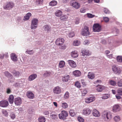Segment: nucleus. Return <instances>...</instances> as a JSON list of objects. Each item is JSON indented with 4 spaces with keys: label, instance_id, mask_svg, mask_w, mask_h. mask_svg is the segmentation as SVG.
I'll use <instances>...</instances> for the list:
<instances>
[{
    "label": "nucleus",
    "instance_id": "1",
    "mask_svg": "<svg viewBox=\"0 0 122 122\" xmlns=\"http://www.w3.org/2000/svg\"><path fill=\"white\" fill-rule=\"evenodd\" d=\"M71 6L76 9H78L80 7V3L77 0H72L70 2Z\"/></svg>",
    "mask_w": 122,
    "mask_h": 122
},
{
    "label": "nucleus",
    "instance_id": "2",
    "mask_svg": "<svg viewBox=\"0 0 122 122\" xmlns=\"http://www.w3.org/2000/svg\"><path fill=\"white\" fill-rule=\"evenodd\" d=\"M103 117L107 121H109L112 118V115L111 113L110 112H104L103 113Z\"/></svg>",
    "mask_w": 122,
    "mask_h": 122
},
{
    "label": "nucleus",
    "instance_id": "3",
    "mask_svg": "<svg viewBox=\"0 0 122 122\" xmlns=\"http://www.w3.org/2000/svg\"><path fill=\"white\" fill-rule=\"evenodd\" d=\"M38 20L36 18H34L32 20L30 25L31 28L32 29H35L37 27V25L38 23Z\"/></svg>",
    "mask_w": 122,
    "mask_h": 122
},
{
    "label": "nucleus",
    "instance_id": "4",
    "mask_svg": "<svg viewBox=\"0 0 122 122\" xmlns=\"http://www.w3.org/2000/svg\"><path fill=\"white\" fill-rule=\"evenodd\" d=\"M82 35L83 36H87L90 34L89 30L88 27L86 26H85L82 29L81 33Z\"/></svg>",
    "mask_w": 122,
    "mask_h": 122
},
{
    "label": "nucleus",
    "instance_id": "5",
    "mask_svg": "<svg viewBox=\"0 0 122 122\" xmlns=\"http://www.w3.org/2000/svg\"><path fill=\"white\" fill-rule=\"evenodd\" d=\"M68 115V113L67 111H62L61 112V113L59 115V116L60 119L65 120Z\"/></svg>",
    "mask_w": 122,
    "mask_h": 122
},
{
    "label": "nucleus",
    "instance_id": "6",
    "mask_svg": "<svg viewBox=\"0 0 122 122\" xmlns=\"http://www.w3.org/2000/svg\"><path fill=\"white\" fill-rule=\"evenodd\" d=\"M101 29V26L99 24L96 23L94 24L93 26V30L95 32H99Z\"/></svg>",
    "mask_w": 122,
    "mask_h": 122
},
{
    "label": "nucleus",
    "instance_id": "7",
    "mask_svg": "<svg viewBox=\"0 0 122 122\" xmlns=\"http://www.w3.org/2000/svg\"><path fill=\"white\" fill-rule=\"evenodd\" d=\"M95 99V97L93 96H92L86 98L85 99V102L86 103H89L93 102Z\"/></svg>",
    "mask_w": 122,
    "mask_h": 122
},
{
    "label": "nucleus",
    "instance_id": "8",
    "mask_svg": "<svg viewBox=\"0 0 122 122\" xmlns=\"http://www.w3.org/2000/svg\"><path fill=\"white\" fill-rule=\"evenodd\" d=\"M64 41V39L60 38L56 40L55 43L57 45L61 46L63 44Z\"/></svg>",
    "mask_w": 122,
    "mask_h": 122
},
{
    "label": "nucleus",
    "instance_id": "9",
    "mask_svg": "<svg viewBox=\"0 0 122 122\" xmlns=\"http://www.w3.org/2000/svg\"><path fill=\"white\" fill-rule=\"evenodd\" d=\"M9 105L8 101L6 100H3L0 102V106L2 107H6Z\"/></svg>",
    "mask_w": 122,
    "mask_h": 122
},
{
    "label": "nucleus",
    "instance_id": "10",
    "mask_svg": "<svg viewBox=\"0 0 122 122\" xmlns=\"http://www.w3.org/2000/svg\"><path fill=\"white\" fill-rule=\"evenodd\" d=\"M92 111L89 108H85L84 109L82 112L83 114L85 115H88L90 114Z\"/></svg>",
    "mask_w": 122,
    "mask_h": 122
},
{
    "label": "nucleus",
    "instance_id": "11",
    "mask_svg": "<svg viewBox=\"0 0 122 122\" xmlns=\"http://www.w3.org/2000/svg\"><path fill=\"white\" fill-rule=\"evenodd\" d=\"M112 69L114 73L118 74H119L121 72L120 68L115 66H112Z\"/></svg>",
    "mask_w": 122,
    "mask_h": 122
},
{
    "label": "nucleus",
    "instance_id": "12",
    "mask_svg": "<svg viewBox=\"0 0 122 122\" xmlns=\"http://www.w3.org/2000/svg\"><path fill=\"white\" fill-rule=\"evenodd\" d=\"M53 91L54 93L56 94H58L61 93V90L60 87L57 86L54 88L53 90Z\"/></svg>",
    "mask_w": 122,
    "mask_h": 122
},
{
    "label": "nucleus",
    "instance_id": "13",
    "mask_svg": "<svg viewBox=\"0 0 122 122\" xmlns=\"http://www.w3.org/2000/svg\"><path fill=\"white\" fill-rule=\"evenodd\" d=\"M92 114L95 117H99L100 115L99 112L96 109H94L92 111Z\"/></svg>",
    "mask_w": 122,
    "mask_h": 122
},
{
    "label": "nucleus",
    "instance_id": "14",
    "mask_svg": "<svg viewBox=\"0 0 122 122\" xmlns=\"http://www.w3.org/2000/svg\"><path fill=\"white\" fill-rule=\"evenodd\" d=\"M14 6V4L12 3H8L4 7V8L5 9H9L12 8Z\"/></svg>",
    "mask_w": 122,
    "mask_h": 122
},
{
    "label": "nucleus",
    "instance_id": "15",
    "mask_svg": "<svg viewBox=\"0 0 122 122\" xmlns=\"http://www.w3.org/2000/svg\"><path fill=\"white\" fill-rule=\"evenodd\" d=\"M14 102L16 105L18 106L20 105L22 103V101L20 98L17 97L15 98Z\"/></svg>",
    "mask_w": 122,
    "mask_h": 122
},
{
    "label": "nucleus",
    "instance_id": "16",
    "mask_svg": "<svg viewBox=\"0 0 122 122\" xmlns=\"http://www.w3.org/2000/svg\"><path fill=\"white\" fill-rule=\"evenodd\" d=\"M69 64L72 68H75L76 66V64L73 61L71 60L68 61Z\"/></svg>",
    "mask_w": 122,
    "mask_h": 122
},
{
    "label": "nucleus",
    "instance_id": "17",
    "mask_svg": "<svg viewBox=\"0 0 122 122\" xmlns=\"http://www.w3.org/2000/svg\"><path fill=\"white\" fill-rule=\"evenodd\" d=\"M81 53H82V55L83 56H87L90 55L89 50L86 49L82 50L81 51Z\"/></svg>",
    "mask_w": 122,
    "mask_h": 122
},
{
    "label": "nucleus",
    "instance_id": "18",
    "mask_svg": "<svg viewBox=\"0 0 122 122\" xmlns=\"http://www.w3.org/2000/svg\"><path fill=\"white\" fill-rule=\"evenodd\" d=\"M11 59L14 61H16L17 58L16 55L14 53H12L10 54Z\"/></svg>",
    "mask_w": 122,
    "mask_h": 122
},
{
    "label": "nucleus",
    "instance_id": "19",
    "mask_svg": "<svg viewBox=\"0 0 122 122\" xmlns=\"http://www.w3.org/2000/svg\"><path fill=\"white\" fill-rule=\"evenodd\" d=\"M37 77V75L36 74H33L30 75L28 78V81H30L33 80L35 79Z\"/></svg>",
    "mask_w": 122,
    "mask_h": 122
},
{
    "label": "nucleus",
    "instance_id": "20",
    "mask_svg": "<svg viewBox=\"0 0 122 122\" xmlns=\"http://www.w3.org/2000/svg\"><path fill=\"white\" fill-rule=\"evenodd\" d=\"M26 95L27 97L30 99H32L34 97V94L31 92H28L27 93Z\"/></svg>",
    "mask_w": 122,
    "mask_h": 122
},
{
    "label": "nucleus",
    "instance_id": "21",
    "mask_svg": "<svg viewBox=\"0 0 122 122\" xmlns=\"http://www.w3.org/2000/svg\"><path fill=\"white\" fill-rule=\"evenodd\" d=\"M120 110L119 106L117 105H115L113 106V111L114 112L118 111Z\"/></svg>",
    "mask_w": 122,
    "mask_h": 122
},
{
    "label": "nucleus",
    "instance_id": "22",
    "mask_svg": "<svg viewBox=\"0 0 122 122\" xmlns=\"http://www.w3.org/2000/svg\"><path fill=\"white\" fill-rule=\"evenodd\" d=\"M43 30L47 32L50 30L51 29V27L48 25H44L43 27Z\"/></svg>",
    "mask_w": 122,
    "mask_h": 122
},
{
    "label": "nucleus",
    "instance_id": "23",
    "mask_svg": "<svg viewBox=\"0 0 122 122\" xmlns=\"http://www.w3.org/2000/svg\"><path fill=\"white\" fill-rule=\"evenodd\" d=\"M104 88V86L101 85L98 86L96 88L98 92H102Z\"/></svg>",
    "mask_w": 122,
    "mask_h": 122
},
{
    "label": "nucleus",
    "instance_id": "24",
    "mask_svg": "<svg viewBox=\"0 0 122 122\" xmlns=\"http://www.w3.org/2000/svg\"><path fill=\"white\" fill-rule=\"evenodd\" d=\"M62 79L63 81L64 82H67L70 80V76L69 75H65L63 77Z\"/></svg>",
    "mask_w": 122,
    "mask_h": 122
},
{
    "label": "nucleus",
    "instance_id": "25",
    "mask_svg": "<svg viewBox=\"0 0 122 122\" xmlns=\"http://www.w3.org/2000/svg\"><path fill=\"white\" fill-rule=\"evenodd\" d=\"M73 74L74 76L77 77L80 76L81 74V72L79 70L74 71L73 72Z\"/></svg>",
    "mask_w": 122,
    "mask_h": 122
},
{
    "label": "nucleus",
    "instance_id": "26",
    "mask_svg": "<svg viewBox=\"0 0 122 122\" xmlns=\"http://www.w3.org/2000/svg\"><path fill=\"white\" fill-rule=\"evenodd\" d=\"M31 15V13L29 12L27 14L25 15L24 17L23 20H28L29 19Z\"/></svg>",
    "mask_w": 122,
    "mask_h": 122
},
{
    "label": "nucleus",
    "instance_id": "27",
    "mask_svg": "<svg viewBox=\"0 0 122 122\" xmlns=\"http://www.w3.org/2000/svg\"><path fill=\"white\" fill-rule=\"evenodd\" d=\"M55 14L57 17H60L62 15V12L60 10H58L56 11Z\"/></svg>",
    "mask_w": 122,
    "mask_h": 122
},
{
    "label": "nucleus",
    "instance_id": "28",
    "mask_svg": "<svg viewBox=\"0 0 122 122\" xmlns=\"http://www.w3.org/2000/svg\"><path fill=\"white\" fill-rule=\"evenodd\" d=\"M71 55V57L74 58H76L78 56L77 52L75 51L72 52Z\"/></svg>",
    "mask_w": 122,
    "mask_h": 122
},
{
    "label": "nucleus",
    "instance_id": "29",
    "mask_svg": "<svg viewBox=\"0 0 122 122\" xmlns=\"http://www.w3.org/2000/svg\"><path fill=\"white\" fill-rule=\"evenodd\" d=\"M14 97L12 95H10L8 98V101L10 103L12 104L14 102Z\"/></svg>",
    "mask_w": 122,
    "mask_h": 122
},
{
    "label": "nucleus",
    "instance_id": "30",
    "mask_svg": "<svg viewBox=\"0 0 122 122\" xmlns=\"http://www.w3.org/2000/svg\"><path fill=\"white\" fill-rule=\"evenodd\" d=\"M57 2L56 1L53 0L50 2L49 5L51 6H54L57 4Z\"/></svg>",
    "mask_w": 122,
    "mask_h": 122
},
{
    "label": "nucleus",
    "instance_id": "31",
    "mask_svg": "<svg viewBox=\"0 0 122 122\" xmlns=\"http://www.w3.org/2000/svg\"><path fill=\"white\" fill-rule=\"evenodd\" d=\"M60 17V20L64 21H66L68 18L67 16L66 15H61Z\"/></svg>",
    "mask_w": 122,
    "mask_h": 122
},
{
    "label": "nucleus",
    "instance_id": "32",
    "mask_svg": "<svg viewBox=\"0 0 122 122\" xmlns=\"http://www.w3.org/2000/svg\"><path fill=\"white\" fill-rule=\"evenodd\" d=\"M65 62L63 61H60L59 64V67L60 68L63 67L65 65Z\"/></svg>",
    "mask_w": 122,
    "mask_h": 122
},
{
    "label": "nucleus",
    "instance_id": "33",
    "mask_svg": "<svg viewBox=\"0 0 122 122\" xmlns=\"http://www.w3.org/2000/svg\"><path fill=\"white\" fill-rule=\"evenodd\" d=\"M88 77L89 78L92 79L95 77V75L93 73L89 72L88 75Z\"/></svg>",
    "mask_w": 122,
    "mask_h": 122
},
{
    "label": "nucleus",
    "instance_id": "34",
    "mask_svg": "<svg viewBox=\"0 0 122 122\" xmlns=\"http://www.w3.org/2000/svg\"><path fill=\"white\" fill-rule=\"evenodd\" d=\"M109 83L111 86H115L116 85L117 83L116 81L112 80H111L109 81Z\"/></svg>",
    "mask_w": 122,
    "mask_h": 122
},
{
    "label": "nucleus",
    "instance_id": "35",
    "mask_svg": "<svg viewBox=\"0 0 122 122\" xmlns=\"http://www.w3.org/2000/svg\"><path fill=\"white\" fill-rule=\"evenodd\" d=\"M38 120L39 122H45L46 121L45 118L44 117H40Z\"/></svg>",
    "mask_w": 122,
    "mask_h": 122
},
{
    "label": "nucleus",
    "instance_id": "36",
    "mask_svg": "<svg viewBox=\"0 0 122 122\" xmlns=\"http://www.w3.org/2000/svg\"><path fill=\"white\" fill-rule=\"evenodd\" d=\"M109 97L110 95H109L104 94L103 95L102 97H101V98L102 99H106L109 98Z\"/></svg>",
    "mask_w": 122,
    "mask_h": 122
},
{
    "label": "nucleus",
    "instance_id": "37",
    "mask_svg": "<svg viewBox=\"0 0 122 122\" xmlns=\"http://www.w3.org/2000/svg\"><path fill=\"white\" fill-rule=\"evenodd\" d=\"M80 41L78 40L75 41L73 43V45H74L76 46H77L80 45Z\"/></svg>",
    "mask_w": 122,
    "mask_h": 122
},
{
    "label": "nucleus",
    "instance_id": "38",
    "mask_svg": "<svg viewBox=\"0 0 122 122\" xmlns=\"http://www.w3.org/2000/svg\"><path fill=\"white\" fill-rule=\"evenodd\" d=\"M57 114H51L50 117L52 119H57Z\"/></svg>",
    "mask_w": 122,
    "mask_h": 122
},
{
    "label": "nucleus",
    "instance_id": "39",
    "mask_svg": "<svg viewBox=\"0 0 122 122\" xmlns=\"http://www.w3.org/2000/svg\"><path fill=\"white\" fill-rule=\"evenodd\" d=\"M69 112L70 115L72 116H74L75 115L76 112L72 110H70L69 111Z\"/></svg>",
    "mask_w": 122,
    "mask_h": 122
},
{
    "label": "nucleus",
    "instance_id": "40",
    "mask_svg": "<svg viewBox=\"0 0 122 122\" xmlns=\"http://www.w3.org/2000/svg\"><path fill=\"white\" fill-rule=\"evenodd\" d=\"M51 73L50 72L46 71L45 73L43 74V76L45 77L50 76Z\"/></svg>",
    "mask_w": 122,
    "mask_h": 122
},
{
    "label": "nucleus",
    "instance_id": "41",
    "mask_svg": "<svg viewBox=\"0 0 122 122\" xmlns=\"http://www.w3.org/2000/svg\"><path fill=\"white\" fill-rule=\"evenodd\" d=\"M61 107L64 108H66L68 107L67 104L65 102L62 103L61 104Z\"/></svg>",
    "mask_w": 122,
    "mask_h": 122
},
{
    "label": "nucleus",
    "instance_id": "42",
    "mask_svg": "<svg viewBox=\"0 0 122 122\" xmlns=\"http://www.w3.org/2000/svg\"><path fill=\"white\" fill-rule=\"evenodd\" d=\"M13 73L14 76L17 77H18L20 75V73L19 72L16 71L15 70L14 71Z\"/></svg>",
    "mask_w": 122,
    "mask_h": 122
},
{
    "label": "nucleus",
    "instance_id": "43",
    "mask_svg": "<svg viewBox=\"0 0 122 122\" xmlns=\"http://www.w3.org/2000/svg\"><path fill=\"white\" fill-rule=\"evenodd\" d=\"M4 74L7 77H11L12 76V75L7 71H5V72Z\"/></svg>",
    "mask_w": 122,
    "mask_h": 122
},
{
    "label": "nucleus",
    "instance_id": "44",
    "mask_svg": "<svg viewBox=\"0 0 122 122\" xmlns=\"http://www.w3.org/2000/svg\"><path fill=\"white\" fill-rule=\"evenodd\" d=\"M114 120L115 122H117L120 120V117L119 116H116L114 118Z\"/></svg>",
    "mask_w": 122,
    "mask_h": 122
},
{
    "label": "nucleus",
    "instance_id": "45",
    "mask_svg": "<svg viewBox=\"0 0 122 122\" xmlns=\"http://www.w3.org/2000/svg\"><path fill=\"white\" fill-rule=\"evenodd\" d=\"M43 1V0H36V4L39 5L42 4Z\"/></svg>",
    "mask_w": 122,
    "mask_h": 122
},
{
    "label": "nucleus",
    "instance_id": "46",
    "mask_svg": "<svg viewBox=\"0 0 122 122\" xmlns=\"http://www.w3.org/2000/svg\"><path fill=\"white\" fill-rule=\"evenodd\" d=\"M69 97V93L68 92H66L64 96V97L66 99H68Z\"/></svg>",
    "mask_w": 122,
    "mask_h": 122
},
{
    "label": "nucleus",
    "instance_id": "47",
    "mask_svg": "<svg viewBox=\"0 0 122 122\" xmlns=\"http://www.w3.org/2000/svg\"><path fill=\"white\" fill-rule=\"evenodd\" d=\"M75 85L78 88H79L81 87L80 83L78 81H77L76 82L75 84Z\"/></svg>",
    "mask_w": 122,
    "mask_h": 122
},
{
    "label": "nucleus",
    "instance_id": "48",
    "mask_svg": "<svg viewBox=\"0 0 122 122\" xmlns=\"http://www.w3.org/2000/svg\"><path fill=\"white\" fill-rule=\"evenodd\" d=\"M117 92L119 95H122V88H119L117 90Z\"/></svg>",
    "mask_w": 122,
    "mask_h": 122
},
{
    "label": "nucleus",
    "instance_id": "49",
    "mask_svg": "<svg viewBox=\"0 0 122 122\" xmlns=\"http://www.w3.org/2000/svg\"><path fill=\"white\" fill-rule=\"evenodd\" d=\"M117 61L118 62H122V56H118L117 57Z\"/></svg>",
    "mask_w": 122,
    "mask_h": 122
},
{
    "label": "nucleus",
    "instance_id": "50",
    "mask_svg": "<svg viewBox=\"0 0 122 122\" xmlns=\"http://www.w3.org/2000/svg\"><path fill=\"white\" fill-rule=\"evenodd\" d=\"M118 86L120 87H122V80H121L117 82Z\"/></svg>",
    "mask_w": 122,
    "mask_h": 122
},
{
    "label": "nucleus",
    "instance_id": "51",
    "mask_svg": "<svg viewBox=\"0 0 122 122\" xmlns=\"http://www.w3.org/2000/svg\"><path fill=\"white\" fill-rule=\"evenodd\" d=\"M68 35L69 37H72L74 36L75 35L73 32H71L69 33Z\"/></svg>",
    "mask_w": 122,
    "mask_h": 122
},
{
    "label": "nucleus",
    "instance_id": "52",
    "mask_svg": "<svg viewBox=\"0 0 122 122\" xmlns=\"http://www.w3.org/2000/svg\"><path fill=\"white\" fill-rule=\"evenodd\" d=\"M78 121L80 122H84V119L81 117H79L77 118Z\"/></svg>",
    "mask_w": 122,
    "mask_h": 122
},
{
    "label": "nucleus",
    "instance_id": "53",
    "mask_svg": "<svg viewBox=\"0 0 122 122\" xmlns=\"http://www.w3.org/2000/svg\"><path fill=\"white\" fill-rule=\"evenodd\" d=\"M89 43L88 40H86L83 42V44L85 45H87L89 44Z\"/></svg>",
    "mask_w": 122,
    "mask_h": 122
},
{
    "label": "nucleus",
    "instance_id": "54",
    "mask_svg": "<svg viewBox=\"0 0 122 122\" xmlns=\"http://www.w3.org/2000/svg\"><path fill=\"white\" fill-rule=\"evenodd\" d=\"M10 116L12 119H14L15 118V114L12 113L11 114Z\"/></svg>",
    "mask_w": 122,
    "mask_h": 122
},
{
    "label": "nucleus",
    "instance_id": "55",
    "mask_svg": "<svg viewBox=\"0 0 122 122\" xmlns=\"http://www.w3.org/2000/svg\"><path fill=\"white\" fill-rule=\"evenodd\" d=\"M87 15L88 17L89 18H92L94 16V15L90 13H87Z\"/></svg>",
    "mask_w": 122,
    "mask_h": 122
},
{
    "label": "nucleus",
    "instance_id": "56",
    "mask_svg": "<svg viewBox=\"0 0 122 122\" xmlns=\"http://www.w3.org/2000/svg\"><path fill=\"white\" fill-rule=\"evenodd\" d=\"M6 92L8 94H9L11 93V91L10 88H8L6 89Z\"/></svg>",
    "mask_w": 122,
    "mask_h": 122
},
{
    "label": "nucleus",
    "instance_id": "57",
    "mask_svg": "<svg viewBox=\"0 0 122 122\" xmlns=\"http://www.w3.org/2000/svg\"><path fill=\"white\" fill-rule=\"evenodd\" d=\"M104 11L105 13L106 14H109L110 13V11L106 9H104Z\"/></svg>",
    "mask_w": 122,
    "mask_h": 122
},
{
    "label": "nucleus",
    "instance_id": "58",
    "mask_svg": "<svg viewBox=\"0 0 122 122\" xmlns=\"http://www.w3.org/2000/svg\"><path fill=\"white\" fill-rule=\"evenodd\" d=\"M80 12L82 13H84L86 11V9L84 8H81L80 9Z\"/></svg>",
    "mask_w": 122,
    "mask_h": 122
},
{
    "label": "nucleus",
    "instance_id": "59",
    "mask_svg": "<svg viewBox=\"0 0 122 122\" xmlns=\"http://www.w3.org/2000/svg\"><path fill=\"white\" fill-rule=\"evenodd\" d=\"M103 20L106 22H107L109 21V19L108 17H105L104 18Z\"/></svg>",
    "mask_w": 122,
    "mask_h": 122
},
{
    "label": "nucleus",
    "instance_id": "60",
    "mask_svg": "<svg viewBox=\"0 0 122 122\" xmlns=\"http://www.w3.org/2000/svg\"><path fill=\"white\" fill-rule=\"evenodd\" d=\"M87 93V91L85 90L82 91V94L84 96Z\"/></svg>",
    "mask_w": 122,
    "mask_h": 122
},
{
    "label": "nucleus",
    "instance_id": "61",
    "mask_svg": "<svg viewBox=\"0 0 122 122\" xmlns=\"http://www.w3.org/2000/svg\"><path fill=\"white\" fill-rule=\"evenodd\" d=\"M2 113L5 115L6 116L7 115L8 113L5 110H3L2 111Z\"/></svg>",
    "mask_w": 122,
    "mask_h": 122
},
{
    "label": "nucleus",
    "instance_id": "62",
    "mask_svg": "<svg viewBox=\"0 0 122 122\" xmlns=\"http://www.w3.org/2000/svg\"><path fill=\"white\" fill-rule=\"evenodd\" d=\"M43 114L45 115H48L49 112L48 111H45L43 112Z\"/></svg>",
    "mask_w": 122,
    "mask_h": 122
},
{
    "label": "nucleus",
    "instance_id": "63",
    "mask_svg": "<svg viewBox=\"0 0 122 122\" xmlns=\"http://www.w3.org/2000/svg\"><path fill=\"white\" fill-rule=\"evenodd\" d=\"M4 57V54L2 53L0 54V58L1 59H3Z\"/></svg>",
    "mask_w": 122,
    "mask_h": 122
},
{
    "label": "nucleus",
    "instance_id": "64",
    "mask_svg": "<svg viewBox=\"0 0 122 122\" xmlns=\"http://www.w3.org/2000/svg\"><path fill=\"white\" fill-rule=\"evenodd\" d=\"M32 50L31 51H26V52L27 53L29 54L32 55L33 54V53L32 52Z\"/></svg>",
    "mask_w": 122,
    "mask_h": 122
}]
</instances>
